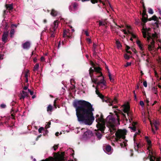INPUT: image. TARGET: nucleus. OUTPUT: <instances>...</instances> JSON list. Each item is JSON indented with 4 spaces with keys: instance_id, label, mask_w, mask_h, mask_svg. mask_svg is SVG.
<instances>
[{
    "instance_id": "obj_1",
    "label": "nucleus",
    "mask_w": 161,
    "mask_h": 161,
    "mask_svg": "<svg viewBox=\"0 0 161 161\" xmlns=\"http://www.w3.org/2000/svg\"><path fill=\"white\" fill-rule=\"evenodd\" d=\"M73 104L76 109L78 121L86 125H91L95 119L93 113L94 109L92 105L89 102L84 100L75 101Z\"/></svg>"
},
{
    "instance_id": "obj_2",
    "label": "nucleus",
    "mask_w": 161,
    "mask_h": 161,
    "mask_svg": "<svg viewBox=\"0 0 161 161\" xmlns=\"http://www.w3.org/2000/svg\"><path fill=\"white\" fill-rule=\"evenodd\" d=\"M115 114L114 115H109L105 119L103 118V115L101 114L100 117L96 119V121L97 122V127L98 128L99 130L101 131V132L104 133V131L105 128V123H106L107 126L109 128L111 134H113L116 131V129L115 128L116 119L115 118H117L118 124L120 125V115L122 116V118L123 120L128 121V119L126 117L125 115L120 110H119L117 112L114 111Z\"/></svg>"
},
{
    "instance_id": "obj_3",
    "label": "nucleus",
    "mask_w": 161,
    "mask_h": 161,
    "mask_svg": "<svg viewBox=\"0 0 161 161\" xmlns=\"http://www.w3.org/2000/svg\"><path fill=\"white\" fill-rule=\"evenodd\" d=\"M127 131L125 129H119L116 132L115 135L116 136L115 140L116 142L121 141V139L124 140L123 143H120V146L122 147H125L127 145V141L125 139V135H126Z\"/></svg>"
},
{
    "instance_id": "obj_4",
    "label": "nucleus",
    "mask_w": 161,
    "mask_h": 161,
    "mask_svg": "<svg viewBox=\"0 0 161 161\" xmlns=\"http://www.w3.org/2000/svg\"><path fill=\"white\" fill-rule=\"evenodd\" d=\"M64 153L63 152L61 155H59L58 158L57 159H54L53 157H50L49 158H47L45 160H43L42 161H64Z\"/></svg>"
},
{
    "instance_id": "obj_5",
    "label": "nucleus",
    "mask_w": 161,
    "mask_h": 161,
    "mask_svg": "<svg viewBox=\"0 0 161 161\" xmlns=\"http://www.w3.org/2000/svg\"><path fill=\"white\" fill-rule=\"evenodd\" d=\"M89 71V74L90 77H91V79L92 81V82L94 83L95 84H97V83L99 81V79H98V78L99 77H97V78H93V73L94 72V69H92V68L91 67L90 68Z\"/></svg>"
},
{
    "instance_id": "obj_6",
    "label": "nucleus",
    "mask_w": 161,
    "mask_h": 161,
    "mask_svg": "<svg viewBox=\"0 0 161 161\" xmlns=\"http://www.w3.org/2000/svg\"><path fill=\"white\" fill-rule=\"evenodd\" d=\"M106 82L104 79V77H103L97 83V87L100 86L101 89L103 90L106 88Z\"/></svg>"
},
{
    "instance_id": "obj_7",
    "label": "nucleus",
    "mask_w": 161,
    "mask_h": 161,
    "mask_svg": "<svg viewBox=\"0 0 161 161\" xmlns=\"http://www.w3.org/2000/svg\"><path fill=\"white\" fill-rule=\"evenodd\" d=\"M103 102L105 101L106 103H108V105L111 106L112 105L113 103H117V100L116 97H114V100H112L111 99L108 98L107 97L104 98V99H103Z\"/></svg>"
},
{
    "instance_id": "obj_8",
    "label": "nucleus",
    "mask_w": 161,
    "mask_h": 161,
    "mask_svg": "<svg viewBox=\"0 0 161 161\" xmlns=\"http://www.w3.org/2000/svg\"><path fill=\"white\" fill-rule=\"evenodd\" d=\"M94 69V72H96L97 74L99 73V75H97V77H102V78L103 77L102 72H101V69L100 67H94V69Z\"/></svg>"
},
{
    "instance_id": "obj_9",
    "label": "nucleus",
    "mask_w": 161,
    "mask_h": 161,
    "mask_svg": "<svg viewBox=\"0 0 161 161\" xmlns=\"http://www.w3.org/2000/svg\"><path fill=\"white\" fill-rule=\"evenodd\" d=\"M19 96L20 97L19 99L20 100H22L23 99L24 101L25 97H29V95L28 93L23 90L22 92V93L20 94Z\"/></svg>"
},
{
    "instance_id": "obj_10",
    "label": "nucleus",
    "mask_w": 161,
    "mask_h": 161,
    "mask_svg": "<svg viewBox=\"0 0 161 161\" xmlns=\"http://www.w3.org/2000/svg\"><path fill=\"white\" fill-rule=\"evenodd\" d=\"M155 42L153 40H152V41L150 42V44L148 45V49L149 51H151L154 49L155 48Z\"/></svg>"
},
{
    "instance_id": "obj_11",
    "label": "nucleus",
    "mask_w": 161,
    "mask_h": 161,
    "mask_svg": "<svg viewBox=\"0 0 161 161\" xmlns=\"http://www.w3.org/2000/svg\"><path fill=\"white\" fill-rule=\"evenodd\" d=\"M92 136V132L89 130H88L85 132L83 134L84 137L86 138L90 137Z\"/></svg>"
},
{
    "instance_id": "obj_12",
    "label": "nucleus",
    "mask_w": 161,
    "mask_h": 161,
    "mask_svg": "<svg viewBox=\"0 0 161 161\" xmlns=\"http://www.w3.org/2000/svg\"><path fill=\"white\" fill-rule=\"evenodd\" d=\"M22 46L24 49H29L31 47V44L30 42L27 41L22 44Z\"/></svg>"
},
{
    "instance_id": "obj_13",
    "label": "nucleus",
    "mask_w": 161,
    "mask_h": 161,
    "mask_svg": "<svg viewBox=\"0 0 161 161\" xmlns=\"http://www.w3.org/2000/svg\"><path fill=\"white\" fill-rule=\"evenodd\" d=\"M8 34V32H4L3 34L2 40L4 43H6L7 42Z\"/></svg>"
},
{
    "instance_id": "obj_14",
    "label": "nucleus",
    "mask_w": 161,
    "mask_h": 161,
    "mask_svg": "<svg viewBox=\"0 0 161 161\" xmlns=\"http://www.w3.org/2000/svg\"><path fill=\"white\" fill-rule=\"evenodd\" d=\"M148 152L149 153V154L148 157L146 158V159H147L148 158H150V157H151L152 158H153V159H154L155 160H156L157 158L153 154V152L151 151L150 150H149Z\"/></svg>"
},
{
    "instance_id": "obj_15",
    "label": "nucleus",
    "mask_w": 161,
    "mask_h": 161,
    "mask_svg": "<svg viewBox=\"0 0 161 161\" xmlns=\"http://www.w3.org/2000/svg\"><path fill=\"white\" fill-rule=\"evenodd\" d=\"M98 128V130L97 131L96 130V132H95V134L96 135V136L97 137V138L98 139V140H100L102 138V135L101 133L100 132V131H100V130H99L98 128ZM100 131H101L100 130Z\"/></svg>"
},
{
    "instance_id": "obj_16",
    "label": "nucleus",
    "mask_w": 161,
    "mask_h": 161,
    "mask_svg": "<svg viewBox=\"0 0 161 161\" xmlns=\"http://www.w3.org/2000/svg\"><path fill=\"white\" fill-rule=\"evenodd\" d=\"M58 26V22L57 20L54 21L52 27L51 29H52L54 31H55L56 30Z\"/></svg>"
},
{
    "instance_id": "obj_17",
    "label": "nucleus",
    "mask_w": 161,
    "mask_h": 161,
    "mask_svg": "<svg viewBox=\"0 0 161 161\" xmlns=\"http://www.w3.org/2000/svg\"><path fill=\"white\" fill-rule=\"evenodd\" d=\"M146 140L148 145H149L148 147L147 148V149L149 151L151 147V141L150 140L147 136H146L145 137Z\"/></svg>"
},
{
    "instance_id": "obj_18",
    "label": "nucleus",
    "mask_w": 161,
    "mask_h": 161,
    "mask_svg": "<svg viewBox=\"0 0 161 161\" xmlns=\"http://www.w3.org/2000/svg\"><path fill=\"white\" fill-rule=\"evenodd\" d=\"M136 43L138 46L139 47V48H140V49L141 51H143L144 49V48L143 47V45L141 43L140 41L139 40H137L136 42Z\"/></svg>"
},
{
    "instance_id": "obj_19",
    "label": "nucleus",
    "mask_w": 161,
    "mask_h": 161,
    "mask_svg": "<svg viewBox=\"0 0 161 161\" xmlns=\"http://www.w3.org/2000/svg\"><path fill=\"white\" fill-rule=\"evenodd\" d=\"M147 16H146V17H145V16H142V18L141 19L142 22L143 23V24H142L143 27H144V26L145 25V23L147 22Z\"/></svg>"
},
{
    "instance_id": "obj_20",
    "label": "nucleus",
    "mask_w": 161,
    "mask_h": 161,
    "mask_svg": "<svg viewBox=\"0 0 161 161\" xmlns=\"http://www.w3.org/2000/svg\"><path fill=\"white\" fill-rule=\"evenodd\" d=\"M5 6L6 8L9 10H11L13 9V4H6Z\"/></svg>"
},
{
    "instance_id": "obj_21",
    "label": "nucleus",
    "mask_w": 161,
    "mask_h": 161,
    "mask_svg": "<svg viewBox=\"0 0 161 161\" xmlns=\"http://www.w3.org/2000/svg\"><path fill=\"white\" fill-rule=\"evenodd\" d=\"M57 12L53 9L52 10L50 13L51 15L54 17L56 16L57 15Z\"/></svg>"
},
{
    "instance_id": "obj_22",
    "label": "nucleus",
    "mask_w": 161,
    "mask_h": 161,
    "mask_svg": "<svg viewBox=\"0 0 161 161\" xmlns=\"http://www.w3.org/2000/svg\"><path fill=\"white\" fill-rule=\"evenodd\" d=\"M130 110V107L128 105H125L123 111L125 113L127 114L128 111Z\"/></svg>"
},
{
    "instance_id": "obj_23",
    "label": "nucleus",
    "mask_w": 161,
    "mask_h": 161,
    "mask_svg": "<svg viewBox=\"0 0 161 161\" xmlns=\"http://www.w3.org/2000/svg\"><path fill=\"white\" fill-rule=\"evenodd\" d=\"M137 124V123L135 122H134L132 124L133 126L132 127H130V129H131L132 130H133L134 132L136 131V127L135 125Z\"/></svg>"
},
{
    "instance_id": "obj_24",
    "label": "nucleus",
    "mask_w": 161,
    "mask_h": 161,
    "mask_svg": "<svg viewBox=\"0 0 161 161\" xmlns=\"http://www.w3.org/2000/svg\"><path fill=\"white\" fill-rule=\"evenodd\" d=\"M127 115L129 117V119L130 121V120H132V113L129 110L127 113Z\"/></svg>"
},
{
    "instance_id": "obj_25",
    "label": "nucleus",
    "mask_w": 161,
    "mask_h": 161,
    "mask_svg": "<svg viewBox=\"0 0 161 161\" xmlns=\"http://www.w3.org/2000/svg\"><path fill=\"white\" fill-rule=\"evenodd\" d=\"M111 147L109 145H107L106 146L105 150L107 152L109 153L111 151Z\"/></svg>"
},
{
    "instance_id": "obj_26",
    "label": "nucleus",
    "mask_w": 161,
    "mask_h": 161,
    "mask_svg": "<svg viewBox=\"0 0 161 161\" xmlns=\"http://www.w3.org/2000/svg\"><path fill=\"white\" fill-rule=\"evenodd\" d=\"M53 106L51 105L50 104L47 107V111L48 112H52L53 110Z\"/></svg>"
},
{
    "instance_id": "obj_27",
    "label": "nucleus",
    "mask_w": 161,
    "mask_h": 161,
    "mask_svg": "<svg viewBox=\"0 0 161 161\" xmlns=\"http://www.w3.org/2000/svg\"><path fill=\"white\" fill-rule=\"evenodd\" d=\"M50 33L51 34L50 37H55V31H54L52 29L50 30Z\"/></svg>"
},
{
    "instance_id": "obj_28",
    "label": "nucleus",
    "mask_w": 161,
    "mask_h": 161,
    "mask_svg": "<svg viewBox=\"0 0 161 161\" xmlns=\"http://www.w3.org/2000/svg\"><path fill=\"white\" fill-rule=\"evenodd\" d=\"M143 29L144 31L142 32L143 36L144 38H146L147 37V28L145 29L144 27H143Z\"/></svg>"
},
{
    "instance_id": "obj_29",
    "label": "nucleus",
    "mask_w": 161,
    "mask_h": 161,
    "mask_svg": "<svg viewBox=\"0 0 161 161\" xmlns=\"http://www.w3.org/2000/svg\"><path fill=\"white\" fill-rule=\"evenodd\" d=\"M69 30H64L63 31V37H65V36L67 35V34L68 33H69Z\"/></svg>"
},
{
    "instance_id": "obj_30",
    "label": "nucleus",
    "mask_w": 161,
    "mask_h": 161,
    "mask_svg": "<svg viewBox=\"0 0 161 161\" xmlns=\"http://www.w3.org/2000/svg\"><path fill=\"white\" fill-rule=\"evenodd\" d=\"M153 20H154V21L159 22V20L158 19V18L155 15H153L152 17Z\"/></svg>"
},
{
    "instance_id": "obj_31",
    "label": "nucleus",
    "mask_w": 161,
    "mask_h": 161,
    "mask_svg": "<svg viewBox=\"0 0 161 161\" xmlns=\"http://www.w3.org/2000/svg\"><path fill=\"white\" fill-rule=\"evenodd\" d=\"M134 142L135 149V150H136L137 147L138 146H139V143H138V142H136V140L135 138H134Z\"/></svg>"
},
{
    "instance_id": "obj_32",
    "label": "nucleus",
    "mask_w": 161,
    "mask_h": 161,
    "mask_svg": "<svg viewBox=\"0 0 161 161\" xmlns=\"http://www.w3.org/2000/svg\"><path fill=\"white\" fill-rule=\"evenodd\" d=\"M39 67V65L38 64H35V65L34 66L33 71H36V70H37Z\"/></svg>"
},
{
    "instance_id": "obj_33",
    "label": "nucleus",
    "mask_w": 161,
    "mask_h": 161,
    "mask_svg": "<svg viewBox=\"0 0 161 161\" xmlns=\"http://www.w3.org/2000/svg\"><path fill=\"white\" fill-rule=\"evenodd\" d=\"M91 2L93 4H95L97 3L98 1L100 3H102V1L101 0H90Z\"/></svg>"
},
{
    "instance_id": "obj_34",
    "label": "nucleus",
    "mask_w": 161,
    "mask_h": 161,
    "mask_svg": "<svg viewBox=\"0 0 161 161\" xmlns=\"http://www.w3.org/2000/svg\"><path fill=\"white\" fill-rule=\"evenodd\" d=\"M124 57L126 59L128 60L131 57H130L127 54L125 53L124 54Z\"/></svg>"
},
{
    "instance_id": "obj_35",
    "label": "nucleus",
    "mask_w": 161,
    "mask_h": 161,
    "mask_svg": "<svg viewBox=\"0 0 161 161\" xmlns=\"http://www.w3.org/2000/svg\"><path fill=\"white\" fill-rule=\"evenodd\" d=\"M157 88H156L155 87H153L152 88V90L153 92L155 94H157Z\"/></svg>"
},
{
    "instance_id": "obj_36",
    "label": "nucleus",
    "mask_w": 161,
    "mask_h": 161,
    "mask_svg": "<svg viewBox=\"0 0 161 161\" xmlns=\"http://www.w3.org/2000/svg\"><path fill=\"white\" fill-rule=\"evenodd\" d=\"M128 33L129 34H131L132 36V37L134 38H136V36L134 35V34L130 32L129 31H128Z\"/></svg>"
},
{
    "instance_id": "obj_37",
    "label": "nucleus",
    "mask_w": 161,
    "mask_h": 161,
    "mask_svg": "<svg viewBox=\"0 0 161 161\" xmlns=\"http://www.w3.org/2000/svg\"><path fill=\"white\" fill-rule=\"evenodd\" d=\"M44 130V129L42 127H40L38 129V132L39 133H41L42 132V131Z\"/></svg>"
},
{
    "instance_id": "obj_38",
    "label": "nucleus",
    "mask_w": 161,
    "mask_h": 161,
    "mask_svg": "<svg viewBox=\"0 0 161 161\" xmlns=\"http://www.w3.org/2000/svg\"><path fill=\"white\" fill-rule=\"evenodd\" d=\"M51 125V122H49L47 123V124L46 125V126L45 127L46 129L49 128L50 127V125Z\"/></svg>"
},
{
    "instance_id": "obj_39",
    "label": "nucleus",
    "mask_w": 161,
    "mask_h": 161,
    "mask_svg": "<svg viewBox=\"0 0 161 161\" xmlns=\"http://www.w3.org/2000/svg\"><path fill=\"white\" fill-rule=\"evenodd\" d=\"M116 44L118 46V47H121L122 46L121 45V44H120V42H119V41H116Z\"/></svg>"
},
{
    "instance_id": "obj_40",
    "label": "nucleus",
    "mask_w": 161,
    "mask_h": 161,
    "mask_svg": "<svg viewBox=\"0 0 161 161\" xmlns=\"http://www.w3.org/2000/svg\"><path fill=\"white\" fill-rule=\"evenodd\" d=\"M148 13L151 14H153V12L152 9L151 8H148Z\"/></svg>"
},
{
    "instance_id": "obj_41",
    "label": "nucleus",
    "mask_w": 161,
    "mask_h": 161,
    "mask_svg": "<svg viewBox=\"0 0 161 161\" xmlns=\"http://www.w3.org/2000/svg\"><path fill=\"white\" fill-rule=\"evenodd\" d=\"M58 145H54V146L53 147V148L54 150V151H56V150L58 148Z\"/></svg>"
},
{
    "instance_id": "obj_42",
    "label": "nucleus",
    "mask_w": 161,
    "mask_h": 161,
    "mask_svg": "<svg viewBox=\"0 0 161 161\" xmlns=\"http://www.w3.org/2000/svg\"><path fill=\"white\" fill-rule=\"evenodd\" d=\"M14 30L13 29H12L11 30L10 32V37H12L13 35L14 34Z\"/></svg>"
},
{
    "instance_id": "obj_43",
    "label": "nucleus",
    "mask_w": 161,
    "mask_h": 161,
    "mask_svg": "<svg viewBox=\"0 0 161 161\" xmlns=\"http://www.w3.org/2000/svg\"><path fill=\"white\" fill-rule=\"evenodd\" d=\"M99 25L100 26H101V25L104 26V25H105V24L103 22H102L100 21H99Z\"/></svg>"
},
{
    "instance_id": "obj_44",
    "label": "nucleus",
    "mask_w": 161,
    "mask_h": 161,
    "mask_svg": "<svg viewBox=\"0 0 161 161\" xmlns=\"http://www.w3.org/2000/svg\"><path fill=\"white\" fill-rule=\"evenodd\" d=\"M97 87L96 86V94L98 95V96H99V95L100 94V93L99 92L98 90H97Z\"/></svg>"
},
{
    "instance_id": "obj_45",
    "label": "nucleus",
    "mask_w": 161,
    "mask_h": 161,
    "mask_svg": "<svg viewBox=\"0 0 161 161\" xmlns=\"http://www.w3.org/2000/svg\"><path fill=\"white\" fill-rule=\"evenodd\" d=\"M131 62H127L126 63V64L125 65V67H127L128 66L131 65Z\"/></svg>"
},
{
    "instance_id": "obj_46",
    "label": "nucleus",
    "mask_w": 161,
    "mask_h": 161,
    "mask_svg": "<svg viewBox=\"0 0 161 161\" xmlns=\"http://www.w3.org/2000/svg\"><path fill=\"white\" fill-rule=\"evenodd\" d=\"M98 97H99L101 99L103 100V99H104V96L102 94L100 93V95H99V96H98Z\"/></svg>"
},
{
    "instance_id": "obj_47",
    "label": "nucleus",
    "mask_w": 161,
    "mask_h": 161,
    "mask_svg": "<svg viewBox=\"0 0 161 161\" xmlns=\"http://www.w3.org/2000/svg\"><path fill=\"white\" fill-rule=\"evenodd\" d=\"M151 39H152V37H151V36H150L149 35V36H148V37H147V41H148V42H149V41H150V40Z\"/></svg>"
},
{
    "instance_id": "obj_48",
    "label": "nucleus",
    "mask_w": 161,
    "mask_h": 161,
    "mask_svg": "<svg viewBox=\"0 0 161 161\" xmlns=\"http://www.w3.org/2000/svg\"><path fill=\"white\" fill-rule=\"evenodd\" d=\"M143 86L146 87L147 86V83L146 81H144L143 82Z\"/></svg>"
},
{
    "instance_id": "obj_49",
    "label": "nucleus",
    "mask_w": 161,
    "mask_h": 161,
    "mask_svg": "<svg viewBox=\"0 0 161 161\" xmlns=\"http://www.w3.org/2000/svg\"><path fill=\"white\" fill-rule=\"evenodd\" d=\"M140 104L142 107H143L144 105V103L143 101H140Z\"/></svg>"
},
{
    "instance_id": "obj_50",
    "label": "nucleus",
    "mask_w": 161,
    "mask_h": 161,
    "mask_svg": "<svg viewBox=\"0 0 161 161\" xmlns=\"http://www.w3.org/2000/svg\"><path fill=\"white\" fill-rule=\"evenodd\" d=\"M0 107L2 108H5L6 107V105L4 104H2L1 105Z\"/></svg>"
},
{
    "instance_id": "obj_51",
    "label": "nucleus",
    "mask_w": 161,
    "mask_h": 161,
    "mask_svg": "<svg viewBox=\"0 0 161 161\" xmlns=\"http://www.w3.org/2000/svg\"><path fill=\"white\" fill-rule=\"evenodd\" d=\"M142 147V145L141 144H140L139 143V146H138L137 147L136 150L138 151V148H141Z\"/></svg>"
},
{
    "instance_id": "obj_52",
    "label": "nucleus",
    "mask_w": 161,
    "mask_h": 161,
    "mask_svg": "<svg viewBox=\"0 0 161 161\" xmlns=\"http://www.w3.org/2000/svg\"><path fill=\"white\" fill-rule=\"evenodd\" d=\"M45 132L43 133V135L44 136H45L48 133V131L47 130H44Z\"/></svg>"
},
{
    "instance_id": "obj_53",
    "label": "nucleus",
    "mask_w": 161,
    "mask_h": 161,
    "mask_svg": "<svg viewBox=\"0 0 161 161\" xmlns=\"http://www.w3.org/2000/svg\"><path fill=\"white\" fill-rule=\"evenodd\" d=\"M130 49V47L128 46V45H126V49H125V50L126 51H127V50H128Z\"/></svg>"
},
{
    "instance_id": "obj_54",
    "label": "nucleus",
    "mask_w": 161,
    "mask_h": 161,
    "mask_svg": "<svg viewBox=\"0 0 161 161\" xmlns=\"http://www.w3.org/2000/svg\"><path fill=\"white\" fill-rule=\"evenodd\" d=\"M77 4L76 3H74L73 4V7L75 8L77 7Z\"/></svg>"
},
{
    "instance_id": "obj_55",
    "label": "nucleus",
    "mask_w": 161,
    "mask_h": 161,
    "mask_svg": "<svg viewBox=\"0 0 161 161\" xmlns=\"http://www.w3.org/2000/svg\"><path fill=\"white\" fill-rule=\"evenodd\" d=\"M54 106L55 108H57V106L56 105V100H55L54 102Z\"/></svg>"
},
{
    "instance_id": "obj_56",
    "label": "nucleus",
    "mask_w": 161,
    "mask_h": 161,
    "mask_svg": "<svg viewBox=\"0 0 161 161\" xmlns=\"http://www.w3.org/2000/svg\"><path fill=\"white\" fill-rule=\"evenodd\" d=\"M160 23L159 21V22L156 21V22H155V24L156 25V26L157 27H158V23Z\"/></svg>"
},
{
    "instance_id": "obj_57",
    "label": "nucleus",
    "mask_w": 161,
    "mask_h": 161,
    "mask_svg": "<svg viewBox=\"0 0 161 161\" xmlns=\"http://www.w3.org/2000/svg\"><path fill=\"white\" fill-rule=\"evenodd\" d=\"M44 60H45V58L43 57L42 56L41 57V61H42V62L44 61Z\"/></svg>"
},
{
    "instance_id": "obj_58",
    "label": "nucleus",
    "mask_w": 161,
    "mask_h": 161,
    "mask_svg": "<svg viewBox=\"0 0 161 161\" xmlns=\"http://www.w3.org/2000/svg\"><path fill=\"white\" fill-rule=\"evenodd\" d=\"M148 16V15L147 14H146V13H144V12H143V13L142 14V16Z\"/></svg>"
},
{
    "instance_id": "obj_59",
    "label": "nucleus",
    "mask_w": 161,
    "mask_h": 161,
    "mask_svg": "<svg viewBox=\"0 0 161 161\" xmlns=\"http://www.w3.org/2000/svg\"><path fill=\"white\" fill-rule=\"evenodd\" d=\"M3 55L0 54V60L3 59Z\"/></svg>"
},
{
    "instance_id": "obj_60",
    "label": "nucleus",
    "mask_w": 161,
    "mask_h": 161,
    "mask_svg": "<svg viewBox=\"0 0 161 161\" xmlns=\"http://www.w3.org/2000/svg\"><path fill=\"white\" fill-rule=\"evenodd\" d=\"M37 59L36 58V57H35L34 58H33V61L34 63H36V62H37Z\"/></svg>"
},
{
    "instance_id": "obj_61",
    "label": "nucleus",
    "mask_w": 161,
    "mask_h": 161,
    "mask_svg": "<svg viewBox=\"0 0 161 161\" xmlns=\"http://www.w3.org/2000/svg\"><path fill=\"white\" fill-rule=\"evenodd\" d=\"M85 34L86 35V36H89V34L88 32L87 31H86L85 32Z\"/></svg>"
},
{
    "instance_id": "obj_62",
    "label": "nucleus",
    "mask_w": 161,
    "mask_h": 161,
    "mask_svg": "<svg viewBox=\"0 0 161 161\" xmlns=\"http://www.w3.org/2000/svg\"><path fill=\"white\" fill-rule=\"evenodd\" d=\"M28 84L27 86H24V87L23 88V89L24 90H26L28 89Z\"/></svg>"
},
{
    "instance_id": "obj_63",
    "label": "nucleus",
    "mask_w": 161,
    "mask_h": 161,
    "mask_svg": "<svg viewBox=\"0 0 161 161\" xmlns=\"http://www.w3.org/2000/svg\"><path fill=\"white\" fill-rule=\"evenodd\" d=\"M65 37H67V38H72V36L70 35H67Z\"/></svg>"
},
{
    "instance_id": "obj_64",
    "label": "nucleus",
    "mask_w": 161,
    "mask_h": 161,
    "mask_svg": "<svg viewBox=\"0 0 161 161\" xmlns=\"http://www.w3.org/2000/svg\"><path fill=\"white\" fill-rule=\"evenodd\" d=\"M149 158L150 160V161H155L154 159H153L151 157H150V158Z\"/></svg>"
}]
</instances>
